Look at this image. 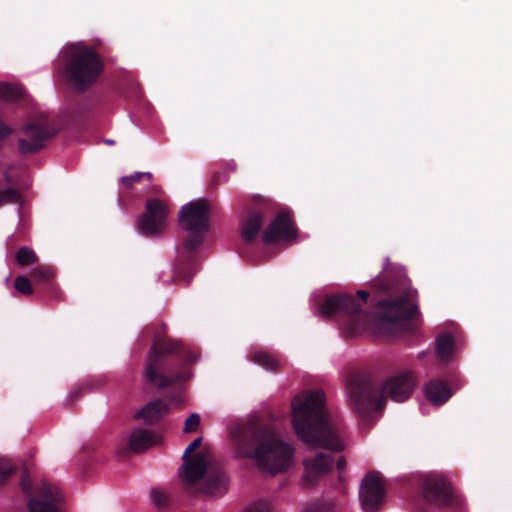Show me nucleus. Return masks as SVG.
<instances>
[{
  "label": "nucleus",
  "mask_w": 512,
  "mask_h": 512,
  "mask_svg": "<svg viewBox=\"0 0 512 512\" xmlns=\"http://www.w3.org/2000/svg\"><path fill=\"white\" fill-rule=\"evenodd\" d=\"M334 464L332 455L328 453H318L313 458H306L303 461L304 474L302 483L305 487L315 485L327 472H329Z\"/></svg>",
  "instance_id": "2eb2a0df"
},
{
  "label": "nucleus",
  "mask_w": 512,
  "mask_h": 512,
  "mask_svg": "<svg viewBox=\"0 0 512 512\" xmlns=\"http://www.w3.org/2000/svg\"><path fill=\"white\" fill-rule=\"evenodd\" d=\"M24 137L17 141L18 150L21 154H33L45 146V142L52 138L57 130L46 118L33 120L25 124L22 128Z\"/></svg>",
  "instance_id": "1a4fd4ad"
},
{
  "label": "nucleus",
  "mask_w": 512,
  "mask_h": 512,
  "mask_svg": "<svg viewBox=\"0 0 512 512\" xmlns=\"http://www.w3.org/2000/svg\"><path fill=\"white\" fill-rule=\"evenodd\" d=\"M417 385V377L411 370H404L387 378L381 386V397L376 399V391L370 382L353 380L346 386L347 402L359 414H365L375 403L384 407V398L396 402L406 401Z\"/></svg>",
  "instance_id": "423d86ee"
},
{
  "label": "nucleus",
  "mask_w": 512,
  "mask_h": 512,
  "mask_svg": "<svg viewBox=\"0 0 512 512\" xmlns=\"http://www.w3.org/2000/svg\"><path fill=\"white\" fill-rule=\"evenodd\" d=\"M423 496L428 503L436 506L461 508L464 501L453 493L449 483L442 476L427 475L423 483Z\"/></svg>",
  "instance_id": "9d476101"
},
{
  "label": "nucleus",
  "mask_w": 512,
  "mask_h": 512,
  "mask_svg": "<svg viewBox=\"0 0 512 512\" xmlns=\"http://www.w3.org/2000/svg\"><path fill=\"white\" fill-rule=\"evenodd\" d=\"M291 406L294 430L305 444L331 451L344 449V442L326 412L323 391L303 392L292 400Z\"/></svg>",
  "instance_id": "f03ea898"
},
{
  "label": "nucleus",
  "mask_w": 512,
  "mask_h": 512,
  "mask_svg": "<svg viewBox=\"0 0 512 512\" xmlns=\"http://www.w3.org/2000/svg\"><path fill=\"white\" fill-rule=\"evenodd\" d=\"M31 277L34 281L46 283L54 294H57V287L53 282L54 271L50 267L41 266L32 270Z\"/></svg>",
  "instance_id": "5701e85b"
},
{
  "label": "nucleus",
  "mask_w": 512,
  "mask_h": 512,
  "mask_svg": "<svg viewBox=\"0 0 512 512\" xmlns=\"http://www.w3.org/2000/svg\"><path fill=\"white\" fill-rule=\"evenodd\" d=\"M208 463V454L203 452L198 453L192 458L183 459V464L180 468L182 480L187 485L196 483L206 473Z\"/></svg>",
  "instance_id": "f3484780"
},
{
  "label": "nucleus",
  "mask_w": 512,
  "mask_h": 512,
  "mask_svg": "<svg viewBox=\"0 0 512 512\" xmlns=\"http://www.w3.org/2000/svg\"><path fill=\"white\" fill-rule=\"evenodd\" d=\"M106 142H107L108 144H113V143H114V141H113V140H107Z\"/></svg>",
  "instance_id": "a19ab883"
},
{
  "label": "nucleus",
  "mask_w": 512,
  "mask_h": 512,
  "mask_svg": "<svg viewBox=\"0 0 512 512\" xmlns=\"http://www.w3.org/2000/svg\"><path fill=\"white\" fill-rule=\"evenodd\" d=\"M332 510H333V506L330 505V506H325V507L314 508L310 512H332Z\"/></svg>",
  "instance_id": "e433bc0d"
},
{
  "label": "nucleus",
  "mask_w": 512,
  "mask_h": 512,
  "mask_svg": "<svg viewBox=\"0 0 512 512\" xmlns=\"http://www.w3.org/2000/svg\"><path fill=\"white\" fill-rule=\"evenodd\" d=\"M21 201V194L15 188L9 187L0 190V206L8 203H18Z\"/></svg>",
  "instance_id": "bb28decb"
},
{
  "label": "nucleus",
  "mask_w": 512,
  "mask_h": 512,
  "mask_svg": "<svg viewBox=\"0 0 512 512\" xmlns=\"http://www.w3.org/2000/svg\"><path fill=\"white\" fill-rule=\"evenodd\" d=\"M21 487L25 494L30 495L31 479L28 475H24L21 481Z\"/></svg>",
  "instance_id": "c9c22d12"
},
{
  "label": "nucleus",
  "mask_w": 512,
  "mask_h": 512,
  "mask_svg": "<svg viewBox=\"0 0 512 512\" xmlns=\"http://www.w3.org/2000/svg\"><path fill=\"white\" fill-rule=\"evenodd\" d=\"M425 395L431 403L441 405L451 397L452 391L444 381L432 380L425 385Z\"/></svg>",
  "instance_id": "aec40b11"
},
{
  "label": "nucleus",
  "mask_w": 512,
  "mask_h": 512,
  "mask_svg": "<svg viewBox=\"0 0 512 512\" xmlns=\"http://www.w3.org/2000/svg\"><path fill=\"white\" fill-rule=\"evenodd\" d=\"M159 442V437L146 429H136L132 432L129 446L134 452H142Z\"/></svg>",
  "instance_id": "412c9836"
},
{
  "label": "nucleus",
  "mask_w": 512,
  "mask_h": 512,
  "mask_svg": "<svg viewBox=\"0 0 512 512\" xmlns=\"http://www.w3.org/2000/svg\"><path fill=\"white\" fill-rule=\"evenodd\" d=\"M454 340L450 334H442L436 339V353L441 360H448L453 353Z\"/></svg>",
  "instance_id": "4be33fe9"
},
{
  "label": "nucleus",
  "mask_w": 512,
  "mask_h": 512,
  "mask_svg": "<svg viewBox=\"0 0 512 512\" xmlns=\"http://www.w3.org/2000/svg\"><path fill=\"white\" fill-rule=\"evenodd\" d=\"M4 179L7 183H10L12 181L11 175L8 172L4 173Z\"/></svg>",
  "instance_id": "4c0bfd02"
},
{
  "label": "nucleus",
  "mask_w": 512,
  "mask_h": 512,
  "mask_svg": "<svg viewBox=\"0 0 512 512\" xmlns=\"http://www.w3.org/2000/svg\"><path fill=\"white\" fill-rule=\"evenodd\" d=\"M251 361L262 366L263 368L267 370H275L279 366V361L277 358H275L273 355L264 352V351H257L254 352L251 357Z\"/></svg>",
  "instance_id": "393cba45"
},
{
  "label": "nucleus",
  "mask_w": 512,
  "mask_h": 512,
  "mask_svg": "<svg viewBox=\"0 0 512 512\" xmlns=\"http://www.w3.org/2000/svg\"><path fill=\"white\" fill-rule=\"evenodd\" d=\"M198 360V357L195 354H192V362H195Z\"/></svg>",
  "instance_id": "ea45409f"
},
{
  "label": "nucleus",
  "mask_w": 512,
  "mask_h": 512,
  "mask_svg": "<svg viewBox=\"0 0 512 512\" xmlns=\"http://www.w3.org/2000/svg\"><path fill=\"white\" fill-rule=\"evenodd\" d=\"M151 500L154 505L161 508L167 505V496L163 491L157 488H153L150 492Z\"/></svg>",
  "instance_id": "7c9ffc66"
},
{
  "label": "nucleus",
  "mask_w": 512,
  "mask_h": 512,
  "mask_svg": "<svg viewBox=\"0 0 512 512\" xmlns=\"http://www.w3.org/2000/svg\"><path fill=\"white\" fill-rule=\"evenodd\" d=\"M168 413V405L162 400H154L145 405L135 414L136 418L142 419L145 424H153Z\"/></svg>",
  "instance_id": "6ab92c4d"
},
{
  "label": "nucleus",
  "mask_w": 512,
  "mask_h": 512,
  "mask_svg": "<svg viewBox=\"0 0 512 512\" xmlns=\"http://www.w3.org/2000/svg\"><path fill=\"white\" fill-rule=\"evenodd\" d=\"M232 438L238 457L253 459L272 475L286 471L292 464L293 447L268 428L239 426L232 432Z\"/></svg>",
  "instance_id": "20e7f679"
},
{
  "label": "nucleus",
  "mask_w": 512,
  "mask_h": 512,
  "mask_svg": "<svg viewBox=\"0 0 512 512\" xmlns=\"http://www.w3.org/2000/svg\"><path fill=\"white\" fill-rule=\"evenodd\" d=\"M13 133V129L6 125L1 119H0V150L3 147L4 140L10 136Z\"/></svg>",
  "instance_id": "473e14b6"
},
{
  "label": "nucleus",
  "mask_w": 512,
  "mask_h": 512,
  "mask_svg": "<svg viewBox=\"0 0 512 512\" xmlns=\"http://www.w3.org/2000/svg\"><path fill=\"white\" fill-rule=\"evenodd\" d=\"M16 261L19 265L27 266L35 263L37 256L32 249L23 246L16 253Z\"/></svg>",
  "instance_id": "a878e982"
},
{
  "label": "nucleus",
  "mask_w": 512,
  "mask_h": 512,
  "mask_svg": "<svg viewBox=\"0 0 512 512\" xmlns=\"http://www.w3.org/2000/svg\"><path fill=\"white\" fill-rule=\"evenodd\" d=\"M24 89L16 84L0 83V99L3 101H17L24 97Z\"/></svg>",
  "instance_id": "b1692460"
},
{
  "label": "nucleus",
  "mask_w": 512,
  "mask_h": 512,
  "mask_svg": "<svg viewBox=\"0 0 512 512\" xmlns=\"http://www.w3.org/2000/svg\"><path fill=\"white\" fill-rule=\"evenodd\" d=\"M419 322H368V338L394 340L415 334Z\"/></svg>",
  "instance_id": "f8f14e48"
},
{
  "label": "nucleus",
  "mask_w": 512,
  "mask_h": 512,
  "mask_svg": "<svg viewBox=\"0 0 512 512\" xmlns=\"http://www.w3.org/2000/svg\"><path fill=\"white\" fill-rule=\"evenodd\" d=\"M373 296L365 290L356 295H327L319 305L323 317H359L358 320H416L420 316L418 292L405 279L373 282Z\"/></svg>",
  "instance_id": "f257e3e1"
},
{
  "label": "nucleus",
  "mask_w": 512,
  "mask_h": 512,
  "mask_svg": "<svg viewBox=\"0 0 512 512\" xmlns=\"http://www.w3.org/2000/svg\"><path fill=\"white\" fill-rule=\"evenodd\" d=\"M296 234L297 230L291 213L282 210L262 231L261 239L264 244H272L278 240H292L296 237Z\"/></svg>",
  "instance_id": "ddd939ff"
},
{
  "label": "nucleus",
  "mask_w": 512,
  "mask_h": 512,
  "mask_svg": "<svg viewBox=\"0 0 512 512\" xmlns=\"http://www.w3.org/2000/svg\"><path fill=\"white\" fill-rule=\"evenodd\" d=\"M143 176H146L148 179L152 178V174L149 172H137L134 175L122 177L121 182L126 188H132L134 183L140 181Z\"/></svg>",
  "instance_id": "c85d7f7f"
},
{
  "label": "nucleus",
  "mask_w": 512,
  "mask_h": 512,
  "mask_svg": "<svg viewBox=\"0 0 512 512\" xmlns=\"http://www.w3.org/2000/svg\"><path fill=\"white\" fill-rule=\"evenodd\" d=\"M14 471L15 468L9 460L0 458V484H2Z\"/></svg>",
  "instance_id": "c756f323"
},
{
  "label": "nucleus",
  "mask_w": 512,
  "mask_h": 512,
  "mask_svg": "<svg viewBox=\"0 0 512 512\" xmlns=\"http://www.w3.org/2000/svg\"><path fill=\"white\" fill-rule=\"evenodd\" d=\"M364 512H374L384 499V484L377 473H368L362 480L359 493Z\"/></svg>",
  "instance_id": "4468645a"
},
{
  "label": "nucleus",
  "mask_w": 512,
  "mask_h": 512,
  "mask_svg": "<svg viewBox=\"0 0 512 512\" xmlns=\"http://www.w3.org/2000/svg\"><path fill=\"white\" fill-rule=\"evenodd\" d=\"M202 443V438L201 437H198L196 439H194L188 446L187 448L185 449L184 451V454H183V459H189V455L192 451L196 450L197 448L200 447Z\"/></svg>",
  "instance_id": "72a5a7b5"
},
{
  "label": "nucleus",
  "mask_w": 512,
  "mask_h": 512,
  "mask_svg": "<svg viewBox=\"0 0 512 512\" xmlns=\"http://www.w3.org/2000/svg\"><path fill=\"white\" fill-rule=\"evenodd\" d=\"M249 512H271V508L268 504L255 503L250 507Z\"/></svg>",
  "instance_id": "f704fd0d"
},
{
  "label": "nucleus",
  "mask_w": 512,
  "mask_h": 512,
  "mask_svg": "<svg viewBox=\"0 0 512 512\" xmlns=\"http://www.w3.org/2000/svg\"><path fill=\"white\" fill-rule=\"evenodd\" d=\"M14 287L24 295H30L33 292L31 282L25 276H17L14 281Z\"/></svg>",
  "instance_id": "cd10ccee"
},
{
  "label": "nucleus",
  "mask_w": 512,
  "mask_h": 512,
  "mask_svg": "<svg viewBox=\"0 0 512 512\" xmlns=\"http://www.w3.org/2000/svg\"><path fill=\"white\" fill-rule=\"evenodd\" d=\"M334 329L345 341L368 338V322H333Z\"/></svg>",
  "instance_id": "a211bd4d"
},
{
  "label": "nucleus",
  "mask_w": 512,
  "mask_h": 512,
  "mask_svg": "<svg viewBox=\"0 0 512 512\" xmlns=\"http://www.w3.org/2000/svg\"><path fill=\"white\" fill-rule=\"evenodd\" d=\"M275 204L261 196H255L245 208L240 223V234L245 244H252L259 236L265 222L275 214Z\"/></svg>",
  "instance_id": "6e6552de"
},
{
  "label": "nucleus",
  "mask_w": 512,
  "mask_h": 512,
  "mask_svg": "<svg viewBox=\"0 0 512 512\" xmlns=\"http://www.w3.org/2000/svg\"><path fill=\"white\" fill-rule=\"evenodd\" d=\"M344 463H345L344 459L341 458V459L338 460L337 465H338V467H341V466L344 465Z\"/></svg>",
  "instance_id": "58836bf2"
},
{
  "label": "nucleus",
  "mask_w": 512,
  "mask_h": 512,
  "mask_svg": "<svg viewBox=\"0 0 512 512\" xmlns=\"http://www.w3.org/2000/svg\"><path fill=\"white\" fill-rule=\"evenodd\" d=\"M56 70L68 88L81 94L98 81L104 63L93 47L82 42L71 43L61 50Z\"/></svg>",
  "instance_id": "39448f33"
},
{
  "label": "nucleus",
  "mask_w": 512,
  "mask_h": 512,
  "mask_svg": "<svg viewBox=\"0 0 512 512\" xmlns=\"http://www.w3.org/2000/svg\"><path fill=\"white\" fill-rule=\"evenodd\" d=\"M35 491L43 499L31 498L28 502L30 512H57L56 504L63 498L57 486L41 482L36 485Z\"/></svg>",
  "instance_id": "dca6fc26"
},
{
  "label": "nucleus",
  "mask_w": 512,
  "mask_h": 512,
  "mask_svg": "<svg viewBox=\"0 0 512 512\" xmlns=\"http://www.w3.org/2000/svg\"><path fill=\"white\" fill-rule=\"evenodd\" d=\"M179 225L188 234L176 247L171 282L187 286L198 269V249L209 231V204L205 199L191 201L179 212Z\"/></svg>",
  "instance_id": "7ed1b4c3"
},
{
  "label": "nucleus",
  "mask_w": 512,
  "mask_h": 512,
  "mask_svg": "<svg viewBox=\"0 0 512 512\" xmlns=\"http://www.w3.org/2000/svg\"><path fill=\"white\" fill-rule=\"evenodd\" d=\"M200 424V416L197 413H192L185 421V426L183 428L184 433H190L197 430Z\"/></svg>",
  "instance_id": "2f4dec72"
},
{
  "label": "nucleus",
  "mask_w": 512,
  "mask_h": 512,
  "mask_svg": "<svg viewBox=\"0 0 512 512\" xmlns=\"http://www.w3.org/2000/svg\"><path fill=\"white\" fill-rule=\"evenodd\" d=\"M182 350V343L173 339L158 338L154 341L147 357L145 370L146 380L156 387L163 389L178 381H183L190 375H166L162 370L166 365L168 355L179 353Z\"/></svg>",
  "instance_id": "0eeeda50"
},
{
  "label": "nucleus",
  "mask_w": 512,
  "mask_h": 512,
  "mask_svg": "<svg viewBox=\"0 0 512 512\" xmlns=\"http://www.w3.org/2000/svg\"><path fill=\"white\" fill-rule=\"evenodd\" d=\"M168 209L159 199H148L145 212L138 217L137 228L144 236H153L165 229Z\"/></svg>",
  "instance_id": "9b49d317"
}]
</instances>
